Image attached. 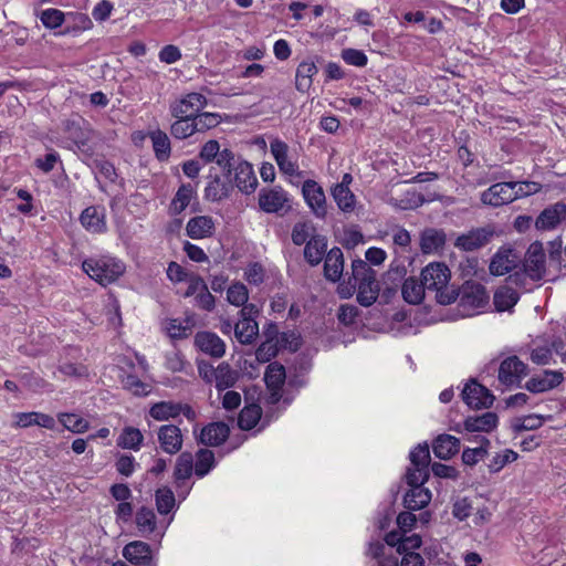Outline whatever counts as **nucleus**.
I'll list each match as a JSON object with an SVG mask.
<instances>
[{
  "instance_id": "1",
  "label": "nucleus",
  "mask_w": 566,
  "mask_h": 566,
  "mask_svg": "<svg viewBox=\"0 0 566 566\" xmlns=\"http://www.w3.org/2000/svg\"><path fill=\"white\" fill-rule=\"evenodd\" d=\"M82 269L94 281L107 285L125 273L126 265L120 259L112 254H103L85 259Z\"/></svg>"
},
{
  "instance_id": "2",
  "label": "nucleus",
  "mask_w": 566,
  "mask_h": 566,
  "mask_svg": "<svg viewBox=\"0 0 566 566\" xmlns=\"http://www.w3.org/2000/svg\"><path fill=\"white\" fill-rule=\"evenodd\" d=\"M450 276V270L441 262L429 263L421 271V280L426 289L436 292V300L439 304L448 305L457 298L455 291L448 286Z\"/></svg>"
},
{
  "instance_id": "3",
  "label": "nucleus",
  "mask_w": 566,
  "mask_h": 566,
  "mask_svg": "<svg viewBox=\"0 0 566 566\" xmlns=\"http://www.w3.org/2000/svg\"><path fill=\"white\" fill-rule=\"evenodd\" d=\"M353 277L358 285L357 301L363 306H370L378 297L379 286L375 271L363 260L352 264Z\"/></svg>"
},
{
  "instance_id": "4",
  "label": "nucleus",
  "mask_w": 566,
  "mask_h": 566,
  "mask_svg": "<svg viewBox=\"0 0 566 566\" xmlns=\"http://www.w3.org/2000/svg\"><path fill=\"white\" fill-rule=\"evenodd\" d=\"M488 294L485 289L479 284L465 285L458 302V313L460 317H471L480 314L488 305Z\"/></svg>"
},
{
  "instance_id": "5",
  "label": "nucleus",
  "mask_w": 566,
  "mask_h": 566,
  "mask_svg": "<svg viewBox=\"0 0 566 566\" xmlns=\"http://www.w3.org/2000/svg\"><path fill=\"white\" fill-rule=\"evenodd\" d=\"M259 308L254 304L245 305L240 311V321L234 326V335L241 344H251L259 334V325L255 317Z\"/></svg>"
},
{
  "instance_id": "6",
  "label": "nucleus",
  "mask_w": 566,
  "mask_h": 566,
  "mask_svg": "<svg viewBox=\"0 0 566 566\" xmlns=\"http://www.w3.org/2000/svg\"><path fill=\"white\" fill-rule=\"evenodd\" d=\"M270 150L282 174L290 177L300 175L297 158L291 154L286 143L275 138L270 143Z\"/></svg>"
},
{
  "instance_id": "7",
  "label": "nucleus",
  "mask_w": 566,
  "mask_h": 566,
  "mask_svg": "<svg viewBox=\"0 0 566 566\" xmlns=\"http://www.w3.org/2000/svg\"><path fill=\"white\" fill-rule=\"evenodd\" d=\"M207 106V98L200 93H189L171 105V115L174 117L193 118L202 108Z\"/></svg>"
},
{
  "instance_id": "8",
  "label": "nucleus",
  "mask_w": 566,
  "mask_h": 566,
  "mask_svg": "<svg viewBox=\"0 0 566 566\" xmlns=\"http://www.w3.org/2000/svg\"><path fill=\"white\" fill-rule=\"evenodd\" d=\"M526 375V365L516 356L505 358L499 368V381L506 386L518 385Z\"/></svg>"
},
{
  "instance_id": "9",
  "label": "nucleus",
  "mask_w": 566,
  "mask_h": 566,
  "mask_svg": "<svg viewBox=\"0 0 566 566\" xmlns=\"http://www.w3.org/2000/svg\"><path fill=\"white\" fill-rule=\"evenodd\" d=\"M493 235L494 230L491 227L472 229L459 235L454 245L463 251H473L489 243Z\"/></svg>"
},
{
  "instance_id": "10",
  "label": "nucleus",
  "mask_w": 566,
  "mask_h": 566,
  "mask_svg": "<svg viewBox=\"0 0 566 566\" xmlns=\"http://www.w3.org/2000/svg\"><path fill=\"white\" fill-rule=\"evenodd\" d=\"M546 255L539 244H532L526 253L524 261L525 274L533 281L544 279L546 274Z\"/></svg>"
},
{
  "instance_id": "11",
  "label": "nucleus",
  "mask_w": 566,
  "mask_h": 566,
  "mask_svg": "<svg viewBox=\"0 0 566 566\" xmlns=\"http://www.w3.org/2000/svg\"><path fill=\"white\" fill-rule=\"evenodd\" d=\"M515 200L512 182H497L481 193V201L492 207H501Z\"/></svg>"
},
{
  "instance_id": "12",
  "label": "nucleus",
  "mask_w": 566,
  "mask_h": 566,
  "mask_svg": "<svg viewBox=\"0 0 566 566\" xmlns=\"http://www.w3.org/2000/svg\"><path fill=\"white\" fill-rule=\"evenodd\" d=\"M521 262V254L511 248H501L490 262V272L493 275H504L514 270Z\"/></svg>"
},
{
  "instance_id": "13",
  "label": "nucleus",
  "mask_w": 566,
  "mask_h": 566,
  "mask_svg": "<svg viewBox=\"0 0 566 566\" xmlns=\"http://www.w3.org/2000/svg\"><path fill=\"white\" fill-rule=\"evenodd\" d=\"M305 202L317 217L326 213V197L323 188L314 180H305L302 187Z\"/></svg>"
},
{
  "instance_id": "14",
  "label": "nucleus",
  "mask_w": 566,
  "mask_h": 566,
  "mask_svg": "<svg viewBox=\"0 0 566 566\" xmlns=\"http://www.w3.org/2000/svg\"><path fill=\"white\" fill-rule=\"evenodd\" d=\"M462 398L469 407L475 409L488 408L493 402V396L489 389L475 381L465 385Z\"/></svg>"
},
{
  "instance_id": "15",
  "label": "nucleus",
  "mask_w": 566,
  "mask_h": 566,
  "mask_svg": "<svg viewBox=\"0 0 566 566\" xmlns=\"http://www.w3.org/2000/svg\"><path fill=\"white\" fill-rule=\"evenodd\" d=\"M287 202V193L282 188L262 189L259 192V206L264 212L277 213L284 210Z\"/></svg>"
},
{
  "instance_id": "16",
  "label": "nucleus",
  "mask_w": 566,
  "mask_h": 566,
  "mask_svg": "<svg viewBox=\"0 0 566 566\" xmlns=\"http://www.w3.org/2000/svg\"><path fill=\"white\" fill-rule=\"evenodd\" d=\"M80 221L86 231L104 233L107 230L106 209L101 206L87 207L81 213Z\"/></svg>"
},
{
  "instance_id": "17",
  "label": "nucleus",
  "mask_w": 566,
  "mask_h": 566,
  "mask_svg": "<svg viewBox=\"0 0 566 566\" xmlns=\"http://www.w3.org/2000/svg\"><path fill=\"white\" fill-rule=\"evenodd\" d=\"M157 438L160 448L168 454H175L182 447V433L179 427L175 424H164L157 431Z\"/></svg>"
},
{
  "instance_id": "18",
  "label": "nucleus",
  "mask_w": 566,
  "mask_h": 566,
  "mask_svg": "<svg viewBox=\"0 0 566 566\" xmlns=\"http://www.w3.org/2000/svg\"><path fill=\"white\" fill-rule=\"evenodd\" d=\"M497 422V416L489 411L481 416L468 417L463 422V429L457 427L454 430L460 433L490 432L496 428Z\"/></svg>"
},
{
  "instance_id": "19",
  "label": "nucleus",
  "mask_w": 566,
  "mask_h": 566,
  "mask_svg": "<svg viewBox=\"0 0 566 566\" xmlns=\"http://www.w3.org/2000/svg\"><path fill=\"white\" fill-rule=\"evenodd\" d=\"M566 217V205L563 202H556L545 208L539 216L536 218L535 227L538 230H553L555 229L563 219Z\"/></svg>"
},
{
  "instance_id": "20",
  "label": "nucleus",
  "mask_w": 566,
  "mask_h": 566,
  "mask_svg": "<svg viewBox=\"0 0 566 566\" xmlns=\"http://www.w3.org/2000/svg\"><path fill=\"white\" fill-rule=\"evenodd\" d=\"M266 388L270 391V401L276 403L281 399V389L285 381V369L280 364H270L264 375Z\"/></svg>"
},
{
  "instance_id": "21",
  "label": "nucleus",
  "mask_w": 566,
  "mask_h": 566,
  "mask_svg": "<svg viewBox=\"0 0 566 566\" xmlns=\"http://www.w3.org/2000/svg\"><path fill=\"white\" fill-rule=\"evenodd\" d=\"M195 344L202 353L214 358H220L226 353L224 342L214 333H198L195 337Z\"/></svg>"
},
{
  "instance_id": "22",
  "label": "nucleus",
  "mask_w": 566,
  "mask_h": 566,
  "mask_svg": "<svg viewBox=\"0 0 566 566\" xmlns=\"http://www.w3.org/2000/svg\"><path fill=\"white\" fill-rule=\"evenodd\" d=\"M136 525L143 536L155 534L159 538L164 536L167 528V525H157L154 511L146 507H142L136 513Z\"/></svg>"
},
{
  "instance_id": "23",
  "label": "nucleus",
  "mask_w": 566,
  "mask_h": 566,
  "mask_svg": "<svg viewBox=\"0 0 566 566\" xmlns=\"http://www.w3.org/2000/svg\"><path fill=\"white\" fill-rule=\"evenodd\" d=\"M234 169V181L240 191L251 193L254 191L258 179L253 167L248 161H238Z\"/></svg>"
},
{
  "instance_id": "24",
  "label": "nucleus",
  "mask_w": 566,
  "mask_h": 566,
  "mask_svg": "<svg viewBox=\"0 0 566 566\" xmlns=\"http://www.w3.org/2000/svg\"><path fill=\"white\" fill-rule=\"evenodd\" d=\"M216 223L210 216H197L187 222L186 232L187 235L193 240H200L209 238L213 234Z\"/></svg>"
},
{
  "instance_id": "25",
  "label": "nucleus",
  "mask_w": 566,
  "mask_h": 566,
  "mask_svg": "<svg viewBox=\"0 0 566 566\" xmlns=\"http://www.w3.org/2000/svg\"><path fill=\"white\" fill-rule=\"evenodd\" d=\"M564 379L560 371L545 370L543 374L531 378L526 388L532 392H544L557 387Z\"/></svg>"
},
{
  "instance_id": "26",
  "label": "nucleus",
  "mask_w": 566,
  "mask_h": 566,
  "mask_svg": "<svg viewBox=\"0 0 566 566\" xmlns=\"http://www.w3.org/2000/svg\"><path fill=\"white\" fill-rule=\"evenodd\" d=\"M196 326L195 315H187L184 318H170L165 323V331L172 339H181L190 336Z\"/></svg>"
},
{
  "instance_id": "27",
  "label": "nucleus",
  "mask_w": 566,
  "mask_h": 566,
  "mask_svg": "<svg viewBox=\"0 0 566 566\" xmlns=\"http://www.w3.org/2000/svg\"><path fill=\"white\" fill-rule=\"evenodd\" d=\"M385 542L387 546L395 547L397 546V553L403 554L406 552H412L421 546L422 541L421 537L417 534H412L407 536L406 534H400L397 532H390L386 535Z\"/></svg>"
},
{
  "instance_id": "28",
  "label": "nucleus",
  "mask_w": 566,
  "mask_h": 566,
  "mask_svg": "<svg viewBox=\"0 0 566 566\" xmlns=\"http://www.w3.org/2000/svg\"><path fill=\"white\" fill-rule=\"evenodd\" d=\"M433 453L441 460L451 459L460 450V440L451 434L438 436L432 444Z\"/></svg>"
},
{
  "instance_id": "29",
  "label": "nucleus",
  "mask_w": 566,
  "mask_h": 566,
  "mask_svg": "<svg viewBox=\"0 0 566 566\" xmlns=\"http://www.w3.org/2000/svg\"><path fill=\"white\" fill-rule=\"evenodd\" d=\"M229 427L224 422H212L202 428L200 442L206 446H220L229 436Z\"/></svg>"
},
{
  "instance_id": "30",
  "label": "nucleus",
  "mask_w": 566,
  "mask_h": 566,
  "mask_svg": "<svg viewBox=\"0 0 566 566\" xmlns=\"http://www.w3.org/2000/svg\"><path fill=\"white\" fill-rule=\"evenodd\" d=\"M123 556L132 564L146 565L151 559V551L147 543L134 541L124 547Z\"/></svg>"
},
{
  "instance_id": "31",
  "label": "nucleus",
  "mask_w": 566,
  "mask_h": 566,
  "mask_svg": "<svg viewBox=\"0 0 566 566\" xmlns=\"http://www.w3.org/2000/svg\"><path fill=\"white\" fill-rule=\"evenodd\" d=\"M344 270L343 252L339 248H333L326 255L324 272L327 280L336 282L340 279Z\"/></svg>"
},
{
  "instance_id": "32",
  "label": "nucleus",
  "mask_w": 566,
  "mask_h": 566,
  "mask_svg": "<svg viewBox=\"0 0 566 566\" xmlns=\"http://www.w3.org/2000/svg\"><path fill=\"white\" fill-rule=\"evenodd\" d=\"M431 501V492L423 485L410 486L405 494L403 503L408 510H421Z\"/></svg>"
},
{
  "instance_id": "33",
  "label": "nucleus",
  "mask_w": 566,
  "mask_h": 566,
  "mask_svg": "<svg viewBox=\"0 0 566 566\" xmlns=\"http://www.w3.org/2000/svg\"><path fill=\"white\" fill-rule=\"evenodd\" d=\"M148 415L156 421H168L180 416L179 402L159 401L150 406Z\"/></svg>"
},
{
  "instance_id": "34",
  "label": "nucleus",
  "mask_w": 566,
  "mask_h": 566,
  "mask_svg": "<svg viewBox=\"0 0 566 566\" xmlns=\"http://www.w3.org/2000/svg\"><path fill=\"white\" fill-rule=\"evenodd\" d=\"M392 548L379 541L370 542L368 554L378 560L379 566H398V557L392 554Z\"/></svg>"
},
{
  "instance_id": "35",
  "label": "nucleus",
  "mask_w": 566,
  "mask_h": 566,
  "mask_svg": "<svg viewBox=\"0 0 566 566\" xmlns=\"http://www.w3.org/2000/svg\"><path fill=\"white\" fill-rule=\"evenodd\" d=\"M426 290L422 280L419 282L416 277H408L402 284L401 294L409 304H419L424 297Z\"/></svg>"
},
{
  "instance_id": "36",
  "label": "nucleus",
  "mask_w": 566,
  "mask_h": 566,
  "mask_svg": "<svg viewBox=\"0 0 566 566\" xmlns=\"http://www.w3.org/2000/svg\"><path fill=\"white\" fill-rule=\"evenodd\" d=\"M520 294L509 285L499 287L493 297V303L499 312L511 310L518 301Z\"/></svg>"
},
{
  "instance_id": "37",
  "label": "nucleus",
  "mask_w": 566,
  "mask_h": 566,
  "mask_svg": "<svg viewBox=\"0 0 566 566\" xmlns=\"http://www.w3.org/2000/svg\"><path fill=\"white\" fill-rule=\"evenodd\" d=\"M196 196V188L190 185H181L179 189L177 190L174 199L170 203V212L172 214H179L181 213L191 202V200Z\"/></svg>"
},
{
  "instance_id": "38",
  "label": "nucleus",
  "mask_w": 566,
  "mask_h": 566,
  "mask_svg": "<svg viewBox=\"0 0 566 566\" xmlns=\"http://www.w3.org/2000/svg\"><path fill=\"white\" fill-rule=\"evenodd\" d=\"M326 248H327V242L324 237H322V235L312 237L305 245V250H304L305 259L312 265L318 264L322 261V259L326 252Z\"/></svg>"
},
{
  "instance_id": "39",
  "label": "nucleus",
  "mask_w": 566,
  "mask_h": 566,
  "mask_svg": "<svg viewBox=\"0 0 566 566\" xmlns=\"http://www.w3.org/2000/svg\"><path fill=\"white\" fill-rule=\"evenodd\" d=\"M446 235L442 231L428 229L421 234L420 248L426 254L436 253L442 249Z\"/></svg>"
},
{
  "instance_id": "40",
  "label": "nucleus",
  "mask_w": 566,
  "mask_h": 566,
  "mask_svg": "<svg viewBox=\"0 0 566 566\" xmlns=\"http://www.w3.org/2000/svg\"><path fill=\"white\" fill-rule=\"evenodd\" d=\"M144 442V434L142 431L134 427H125L118 439L117 446L122 449H128L133 451H138Z\"/></svg>"
},
{
  "instance_id": "41",
  "label": "nucleus",
  "mask_w": 566,
  "mask_h": 566,
  "mask_svg": "<svg viewBox=\"0 0 566 566\" xmlns=\"http://www.w3.org/2000/svg\"><path fill=\"white\" fill-rule=\"evenodd\" d=\"M317 73L313 61H303L296 69L295 86L300 92H306L312 85V77Z\"/></svg>"
},
{
  "instance_id": "42",
  "label": "nucleus",
  "mask_w": 566,
  "mask_h": 566,
  "mask_svg": "<svg viewBox=\"0 0 566 566\" xmlns=\"http://www.w3.org/2000/svg\"><path fill=\"white\" fill-rule=\"evenodd\" d=\"M57 420L65 430L73 433H84L90 428L88 421L76 413L61 412L57 415Z\"/></svg>"
},
{
  "instance_id": "43",
  "label": "nucleus",
  "mask_w": 566,
  "mask_h": 566,
  "mask_svg": "<svg viewBox=\"0 0 566 566\" xmlns=\"http://www.w3.org/2000/svg\"><path fill=\"white\" fill-rule=\"evenodd\" d=\"M332 196L337 207L343 212L348 213L354 211L356 198L349 188H344L343 186H334L332 188Z\"/></svg>"
},
{
  "instance_id": "44",
  "label": "nucleus",
  "mask_w": 566,
  "mask_h": 566,
  "mask_svg": "<svg viewBox=\"0 0 566 566\" xmlns=\"http://www.w3.org/2000/svg\"><path fill=\"white\" fill-rule=\"evenodd\" d=\"M262 410L256 403L245 406L238 419V424L242 430H251L254 428L261 419Z\"/></svg>"
},
{
  "instance_id": "45",
  "label": "nucleus",
  "mask_w": 566,
  "mask_h": 566,
  "mask_svg": "<svg viewBox=\"0 0 566 566\" xmlns=\"http://www.w3.org/2000/svg\"><path fill=\"white\" fill-rule=\"evenodd\" d=\"M150 140L153 143V148L156 154V157L160 160H165L170 155V140L167 134L160 129H156L150 132L149 134Z\"/></svg>"
},
{
  "instance_id": "46",
  "label": "nucleus",
  "mask_w": 566,
  "mask_h": 566,
  "mask_svg": "<svg viewBox=\"0 0 566 566\" xmlns=\"http://www.w3.org/2000/svg\"><path fill=\"white\" fill-rule=\"evenodd\" d=\"M476 442L480 443V447L468 448L464 449L462 452V461L467 465L476 464L488 453V448L490 446L489 439H486L485 437H479V440L476 439Z\"/></svg>"
},
{
  "instance_id": "47",
  "label": "nucleus",
  "mask_w": 566,
  "mask_h": 566,
  "mask_svg": "<svg viewBox=\"0 0 566 566\" xmlns=\"http://www.w3.org/2000/svg\"><path fill=\"white\" fill-rule=\"evenodd\" d=\"M518 454L512 449H504L500 452H496L490 459L488 464L489 471L491 473L500 472L506 464L516 461Z\"/></svg>"
},
{
  "instance_id": "48",
  "label": "nucleus",
  "mask_w": 566,
  "mask_h": 566,
  "mask_svg": "<svg viewBox=\"0 0 566 566\" xmlns=\"http://www.w3.org/2000/svg\"><path fill=\"white\" fill-rule=\"evenodd\" d=\"M552 416H541V415H528L523 417H517L513 420L512 427L514 430H535L539 428L546 420H551Z\"/></svg>"
},
{
  "instance_id": "49",
  "label": "nucleus",
  "mask_w": 566,
  "mask_h": 566,
  "mask_svg": "<svg viewBox=\"0 0 566 566\" xmlns=\"http://www.w3.org/2000/svg\"><path fill=\"white\" fill-rule=\"evenodd\" d=\"M193 471V458L189 452H182L176 462L175 478L178 484L191 476Z\"/></svg>"
},
{
  "instance_id": "50",
  "label": "nucleus",
  "mask_w": 566,
  "mask_h": 566,
  "mask_svg": "<svg viewBox=\"0 0 566 566\" xmlns=\"http://www.w3.org/2000/svg\"><path fill=\"white\" fill-rule=\"evenodd\" d=\"M227 300L230 304L243 308L249 300L247 286L240 282L232 283L227 290Z\"/></svg>"
},
{
  "instance_id": "51",
  "label": "nucleus",
  "mask_w": 566,
  "mask_h": 566,
  "mask_svg": "<svg viewBox=\"0 0 566 566\" xmlns=\"http://www.w3.org/2000/svg\"><path fill=\"white\" fill-rule=\"evenodd\" d=\"M176 122L171 125V134L178 139H185L192 136L196 130L193 118L176 117Z\"/></svg>"
},
{
  "instance_id": "52",
  "label": "nucleus",
  "mask_w": 566,
  "mask_h": 566,
  "mask_svg": "<svg viewBox=\"0 0 566 566\" xmlns=\"http://www.w3.org/2000/svg\"><path fill=\"white\" fill-rule=\"evenodd\" d=\"M229 188L219 177L211 179L205 188V198L209 201H219L228 196Z\"/></svg>"
},
{
  "instance_id": "53",
  "label": "nucleus",
  "mask_w": 566,
  "mask_h": 566,
  "mask_svg": "<svg viewBox=\"0 0 566 566\" xmlns=\"http://www.w3.org/2000/svg\"><path fill=\"white\" fill-rule=\"evenodd\" d=\"M315 228L311 221H300L295 223L292 230V241L296 245L307 243V239L315 237Z\"/></svg>"
},
{
  "instance_id": "54",
  "label": "nucleus",
  "mask_w": 566,
  "mask_h": 566,
  "mask_svg": "<svg viewBox=\"0 0 566 566\" xmlns=\"http://www.w3.org/2000/svg\"><path fill=\"white\" fill-rule=\"evenodd\" d=\"M214 465V454L207 449H200L197 453L195 473L199 478L205 476Z\"/></svg>"
},
{
  "instance_id": "55",
  "label": "nucleus",
  "mask_w": 566,
  "mask_h": 566,
  "mask_svg": "<svg viewBox=\"0 0 566 566\" xmlns=\"http://www.w3.org/2000/svg\"><path fill=\"white\" fill-rule=\"evenodd\" d=\"M122 384L125 389L129 390L137 396H146L151 391L149 384L143 382L135 375L128 374L122 378Z\"/></svg>"
},
{
  "instance_id": "56",
  "label": "nucleus",
  "mask_w": 566,
  "mask_h": 566,
  "mask_svg": "<svg viewBox=\"0 0 566 566\" xmlns=\"http://www.w3.org/2000/svg\"><path fill=\"white\" fill-rule=\"evenodd\" d=\"M175 495L168 488H163L156 492L157 510L160 514H167L175 507Z\"/></svg>"
},
{
  "instance_id": "57",
  "label": "nucleus",
  "mask_w": 566,
  "mask_h": 566,
  "mask_svg": "<svg viewBox=\"0 0 566 566\" xmlns=\"http://www.w3.org/2000/svg\"><path fill=\"white\" fill-rule=\"evenodd\" d=\"M411 465L428 469L430 461V451L427 443L418 444L409 454Z\"/></svg>"
},
{
  "instance_id": "58",
  "label": "nucleus",
  "mask_w": 566,
  "mask_h": 566,
  "mask_svg": "<svg viewBox=\"0 0 566 566\" xmlns=\"http://www.w3.org/2000/svg\"><path fill=\"white\" fill-rule=\"evenodd\" d=\"M513 192H515V200L541 191L542 185L536 181H511Z\"/></svg>"
},
{
  "instance_id": "59",
  "label": "nucleus",
  "mask_w": 566,
  "mask_h": 566,
  "mask_svg": "<svg viewBox=\"0 0 566 566\" xmlns=\"http://www.w3.org/2000/svg\"><path fill=\"white\" fill-rule=\"evenodd\" d=\"M196 130L206 132L220 123V115L217 113H201L193 117Z\"/></svg>"
},
{
  "instance_id": "60",
  "label": "nucleus",
  "mask_w": 566,
  "mask_h": 566,
  "mask_svg": "<svg viewBox=\"0 0 566 566\" xmlns=\"http://www.w3.org/2000/svg\"><path fill=\"white\" fill-rule=\"evenodd\" d=\"M235 377L228 365H220L214 373V382L222 390L233 385Z\"/></svg>"
},
{
  "instance_id": "61",
  "label": "nucleus",
  "mask_w": 566,
  "mask_h": 566,
  "mask_svg": "<svg viewBox=\"0 0 566 566\" xmlns=\"http://www.w3.org/2000/svg\"><path fill=\"white\" fill-rule=\"evenodd\" d=\"M41 22L50 29H55L64 22V13L57 9H46L41 13Z\"/></svg>"
},
{
  "instance_id": "62",
  "label": "nucleus",
  "mask_w": 566,
  "mask_h": 566,
  "mask_svg": "<svg viewBox=\"0 0 566 566\" xmlns=\"http://www.w3.org/2000/svg\"><path fill=\"white\" fill-rule=\"evenodd\" d=\"M277 343L279 340L274 342L273 339L263 342L255 352L256 359L262 363L269 361L279 350Z\"/></svg>"
},
{
  "instance_id": "63",
  "label": "nucleus",
  "mask_w": 566,
  "mask_h": 566,
  "mask_svg": "<svg viewBox=\"0 0 566 566\" xmlns=\"http://www.w3.org/2000/svg\"><path fill=\"white\" fill-rule=\"evenodd\" d=\"M428 476V469L410 465L406 473V481L409 486L423 485Z\"/></svg>"
},
{
  "instance_id": "64",
  "label": "nucleus",
  "mask_w": 566,
  "mask_h": 566,
  "mask_svg": "<svg viewBox=\"0 0 566 566\" xmlns=\"http://www.w3.org/2000/svg\"><path fill=\"white\" fill-rule=\"evenodd\" d=\"M343 60L354 66L363 67L367 64V56L363 51L355 49H346L342 52Z\"/></svg>"
}]
</instances>
